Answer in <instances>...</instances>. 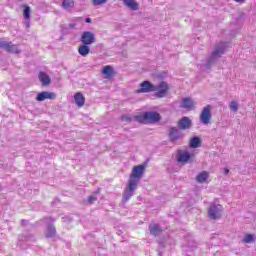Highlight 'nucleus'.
Instances as JSON below:
<instances>
[{
    "label": "nucleus",
    "instance_id": "obj_15",
    "mask_svg": "<svg viewBox=\"0 0 256 256\" xmlns=\"http://www.w3.org/2000/svg\"><path fill=\"white\" fill-rule=\"evenodd\" d=\"M38 79L42 83L43 87L51 85V77H49L44 71L39 72Z\"/></svg>",
    "mask_w": 256,
    "mask_h": 256
},
{
    "label": "nucleus",
    "instance_id": "obj_16",
    "mask_svg": "<svg viewBox=\"0 0 256 256\" xmlns=\"http://www.w3.org/2000/svg\"><path fill=\"white\" fill-rule=\"evenodd\" d=\"M149 231L150 235H152L153 237H158V235H161V233L163 232V229L159 224H150Z\"/></svg>",
    "mask_w": 256,
    "mask_h": 256
},
{
    "label": "nucleus",
    "instance_id": "obj_38",
    "mask_svg": "<svg viewBox=\"0 0 256 256\" xmlns=\"http://www.w3.org/2000/svg\"><path fill=\"white\" fill-rule=\"evenodd\" d=\"M234 1H236V3H243V1L245 0H234Z\"/></svg>",
    "mask_w": 256,
    "mask_h": 256
},
{
    "label": "nucleus",
    "instance_id": "obj_35",
    "mask_svg": "<svg viewBox=\"0 0 256 256\" xmlns=\"http://www.w3.org/2000/svg\"><path fill=\"white\" fill-rule=\"evenodd\" d=\"M159 247H160L161 249H165V243L160 242V243H159Z\"/></svg>",
    "mask_w": 256,
    "mask_h": 256
},
{
    "label": "nucleus",
    "instance_id": "obj_1",
    "mask_svg": "<svg viewBox=\"0 0 256 256\" xmlns=\"http://www.w3.org/2000/svg\"><path fill=\"white\" fill-rule=\"evenodd\" d=\"M156 91V92H155ZM157 99H163L169 92V84L165 81L160 82L158 85H154L148 80L140 83V89L138 93H153Z\"/></svg>",
    "mask_w": 256,
    "mask_h": 256
},
{
    "label": "nucleus",
    "instance_id": "obj_10",
    "mask_svg": "<svg viewBox=\"0 0 256 256\" xmlns=\"http://www.w3.org/2000/svg\"><path fill=\"white\" fill-rule=\"evenodd\" d=\"M177 125L180 131H187L193 127V121L191 118L184 116L178 121Z\"/></svg>",
    "mask_w": 256,
    "mask_h": 256
},
{
    "label": "nucleus",
    "instance_id": "obj_26",
    "mask_svg": "<svg viewBox=\"0 0 256 256\" xmlns=\"http://www.w3.org/2000/svg\"><path fill=\"white\" fill-rule=\"evenodd\" d=\"M229 109L233 113H237V111H239V103H237L235 100H232L229 104Z\"/></svg>",
    "mask_w": 256,
    "mask_h": 256
},
{
    "label": "nucleus",
    "instance_id": "obj_36",
    "mask_svg": "<svg viewBox=\"0 0 256 256\" xmlns=\"http://www.w3.org/2000/svg\"><path fill=\"white\" fill-rule=\"evenodd\" d=\"M85 23H92L91 18H90V17L86 18V19H85Z\"/></svg>",
    "mask_w": 256,
    "mask_h": 256
},
{
    "label": "nucleus",
    "instance_id": "obj_29",
    "mask_svg": "<svg viewBox=\"0 0 256 256\" xmlns=\"http://www.w3.org/2000/svg\"><path fill=\"white\" fill-rule=\"evenodd\" d=\"M24 241H32V242H34V241H36V239H35V236H34V235L28 234V235H26V236L24 237Z\"/></svg>",
    "mask_w": 256,
    "mask_h": 256
},
{
    "label": "nucleus",
    "instance_id": "obj_13",
    "mask_svg": "<svg viewBox=\"0 0 256 256\" xmlns=\"http://www.w3.org/2000/svg\"><path fill=\"white\" fill-rule=\"evenodd\" d=\"M2 49L6 50L7 53H14L15 55H19V53H21V50H19V47L13 44V42L4 41Z\"/></svg>",
    "mask_w": 256,
    "mask_h": 256
},
{
    "label": "nucleus",
    "instance_id": "obj_23",
    "mask_svg": "<svg viewBox=\"0 0 256 256\" xmlns=\"http://www.w3.org/2000/svg\"><path fill=\"white\" fill-rule=\"evenodd\" d=\"M207 179H209V173H207L206 171L199 173L196 177V181L198 183H205Z\"/></svg>",
    "mask_w": 256,
    "mask_h": 256
},
{
    "label": "nucleus",
    "instance_id": "obj_37",
    "mask_svg": "<svg viewBox=\"0 0 256 256\" xmlns=\"http://www.w3.org/2000/svg\"><path fill=\"white\" fill-rule=\"evenodd\" d=\"M5 44V41L0 40V48L3 49V45Z\"/></svg>",
    "mask_w": 256,
    "mask_h": 256
},
{
    "label": "nucleus",
    "instance_id": "obj_22",
    "mask_svg": "<svg viewBox=\"0 0 256 256\" xmlns=\"http://www.w3.org/2000/svg\"><path fill=\"white\" fill-rule=\"evenodd\" d=\"M102 73L107 79H110V77H113V73H115V70L112 68V66L107 65L102 69Z\"/></svg>",
    "mask_w": 256,
    "mask_h": 256
},
{
    "label": "nucleus",
    "instance_id": "obj_9",
    "mask_svg": "<svg viewBox=\"0 0 256 256\" xmlns=\"http://www.w3.org/2000/svg\"><path fill=\"white\" fill-rule=\"evenodd\" d=\"M80 41L84 45H93V43H95V34L91 31H84Z\"/></svg>",
    "mask_w": 256,
    "mask_h": 256
},
{
    "label": "nucleus",
    "instance_id": "obj_34",
    "mask_svg": "<svg viewBox=\"0 0 256 256\" xmlns=\"http://www.w3.org/2000/svg\"><path fill=\"white\" fill-rule=\"evenodd\" d=\"M76 25L77 24H75V23H70V24H68V27H70V29H73L74 27H76Z\"/></svg>",
    "mask_w": 256,
    "mask_h": 256
},
{
    "label": "nucleus",
    "instance_id": "obj_19",
    "mask_svg": "<svg viewBox=\"0 0 256 256\" xmlns=\"http://www.w3.org/2000/svg\"><path fill=\"white\" fill-rule=\"evenodd\" d=\"M74 100L77 107H83V105H85V96H83V93L81 92H77L74 95Z\"/></svg>",
    "mask_w": 256,
    "mask_h": 256
},
{
    "label": "nucleus",
    "instance_id": "obj_30",
    "mask_svg": "<svg viewBox=\"0 0 256 256\" xmlns=\"http://www.w3.org/2000/svg\"><path fill=\"white\" fill-rule=\"evenodd\" d=\"M167 77V72H162L157 74L158 79H165Z\"/></svg>",
    "mask_w": 256,
    "mask_h": 256
},
{
    "label": "nucleus",
    "instance_id": "obj_41",
    "mask_svg": "<svg viewBox=\"0 0 256 256\" xmlns=\"http://www.w3.org/2000/svg\"><path fill=\"white\" fill-rule=\"evenodd\" d=\"M26 26L29 27V23H27Z\"/></svg>",
    "mask_w": 256,
    "mask_h": 256
},
{
    "label": "nucleus",
    "instance_id": "obj_3",
    "mask_svg": "<svg viewBox=\"0 0 256 256\" xmlns=\"http://www.w3.org/2000/svg\"><path fill=\"white\" fill-rule=\"evenodd\" d=\"M225 43H220L218 46H216L215 50L212 52L211 56L207 59L206 63L204 64V67L206 69H210L217 63V59H220L221 55L225 53Z\"/></svg>",
    "mask_w": 256,
    "mask_h": 256
},
{
    "label": "nucleus",
    "instance_id": "obj_39",
    "mask_svg": "<svg viewBox=\"0 0 256 256\" xmlns=\"http://www.w3.org/2000/svg\"><path fill=\"white\" fill-rule=\"evenodd\" d=\"M49 221H52V222H54L55 221V219H53V217H49V218H47Z\"/></svg>",
    "mask_w": 256,
    "mask_h": 256
},
{
    "label": "nucleus",
    "instance_id": "obj_20",
    "mask_svg": "<svg viewBox=\"0 0 256 256\" xmlns=\"http://www.w3.org/2000/svg\"><path fill=\"white\" fill-rule=\"evenodd\" d=\"M123 3L132 11H139V3H137L135 0H123Z\"/></svg>",
    "mask_w": 256,
    "mask_h": 256
},
{
    "label": "nucleus",
    "instance_id": "obj_4",
    "mask_svg": "<svg viewBox=\"0 0 256 256\" xmlns=\"http://www.w3.org/2000/svg\"><path fill=\"white\" fill-rule=\"evenodd\" d=\"M147 167V163L134 166L132 169V173L129 176L128 183H134V185H139L141 181V177L145 173V168Z\"/></svg>",
    "mask_w": 256,
    "mask_h": 256
},
{
    "label": "nucleus",
    "instance_id": "obj_31",
    "mask_svg": "<svg viewBox=\"0 0 256 256\" xmlns=\"http://www.w3.org/2000/svg\"><path fill=\"white\" fill-rule=\"evenodd\" d=\"M95 201H97V197L95 196L88 197V203H95Z\"/></svg>",
    "mask_w": 256,
    "mask_h": 256
},
{
    "label": "nucleus",
    "instance_id": "obj_8",
    "mask_svg": "<svg viewBox=\"0 0 256 256\" xmlns=\"http://www.w3.org/2000/svg\"><path fill=\"white\" fill-rule=\"evenodd\" d=\"M176 161L178 163H182L183 165H185V163H189V161H191V153H189L187 150H178Z\"/></svg>",
    "mask_w": 256,
    "mask_h": 256
},
{
    "label": "nucleus",
    "instance_id": "obj_24",
    "mask_svg": "<svg viewBox=\"0 0 256 256\" xmlns=\"http://www.w3.org/2000/svg\"><path fill=\"white\" fill-rule=\"evenodd\" d=\"M62 7L63 9H73L75 7V1L73 0H63L62 1Z\"/></svg>",
    "mask_w": 256,
    "mask_h": 256
},
{
    "label": "nucleus",
    "instance_id": "obj_5",
    "mask_svg": "<svg viewBox=\"0 0 256 256\" xmlns=\"http://www.w3.org/2000/svg\"><path fill=\"white\" fill-rule=\"evenodd\" d=\"M184 137H185V134L179 128L175 126L170 127L169 133H168V138L170 143H173L175 145L178 141H181V139H183Z\"/></svg>",
    "mask_w": 256,
    "mask_h": 256
},
{
    "label": "nucleus",
    "instance_id": "obj_21",
    "mask_svg": "<svg viewBox=\"0 0 256 256\" xmlns=\"http://www.w3.org/2000/svg\"><path fill=\"white\" fill-rule=\"evenodd\" d=\"M190 147L191 149H197L201 147V138L198 136H194L190 139Z\"/></svg>",
    "mask_w": 256,
    "mask_h": 256
},
{
    "label": "nucleus",
    "instance_id": "obj_40",
    "mask_svg": "<svg viewBox=\"0 0 256 256\" xmlns=\"http://www.w3.org/2000/svg\"><path fill=\"white\" fill-rule=\"evenodd\" d=\"M23 223H27V220H22V225H23Z\"/></svg>",
    "mask_w": 256,
    "mask_h": 256
},
{
    "label": "nucleus",
    "instance_id": "obj_25",
    "mask_svg": "<svg viewBox=\"0 0 256 256\" xmlns=\"http://www.w3.org/2000/svg\"><path fill=\"white\" fill-rule=\"evenodd\" d=\"M23 17L24 19H26V21H30L31 19V7H29L28 5H24L23 6Z\"/></svg>",
    "mask_w": 256,
    "mask_h": 256
},
{
    "label": "nucleus",
    "instance_id": "obj_6",
    "mask_svg": "<svg viewBox=\"0 0 256 256\" xmlns=\"http://www.w3.org/2000/svg\"><path fill=\"white\" fill-rule=\"evenodd\" d=\"M221 213H223V206L221 204H212L208 209L209 219H221Z\"/></svg>",
    "mask_w": 256,
    "mask_h": 256
},
{
    "label": "nucleus",
    "instance_id": "obj_11",
    "mask_svg": "<svg viewBox=\"0 0 256 256\" xmlns=\"http://www.w3.org/2000/svg\"><path fill=\"white\" fill-rule=\"evenodd\" d=\"M200 121L203 123V125H209L211 121V106L208 105L203 108L201 114H200Z\"/></svg>",
    "mask_w": 256,
    "mask_h": 256
},
{
    "label": "nucleus",
    "instance_id": "obj_17",
    "mask_svg": "<svg viewBox=\"0 0 256 256\" xmlns=\"http://www.w3.org/2000/svg\"><path fill=\"white\" fill-rule=\"evenodd\" d=\"M55 235H57V229H55V225H48L45 232L46 239H53Z\"/></svg>",
    "mask_w": 256,
    "mask_h": 256
},
{
    "label": "nucleus",
    "instance_id": "obj_33",
    "mask_svg": "<svg viewBox=\"0 0 256 256\" xmlns=\"http://www.w3.org/2000/svg\"><path fill=\"white\" fill-rule=\"evenodd\" d=\"M229 172H230L229 168H224V171H223L224 175H229Z\"/></svg>",
    "mask_w": 256,
    "mask_h": 256
},
{
    "label": "nucleus",
    "instance_id": "obj_7",
    "mask_svg": "<svg viewBox=\"0 0 256 256\" xmlns=\"http://www.w3.org/2000/svg\"><path fill=\"white\" fill-rule=\"evenodd\" d=\"M137 189V184H134L133 182H128L127 187L124 190V193L122 195V201L123 203H127L131 197L135 195V190Z\"/></svg>",
    "mask_w": 256,
    "mask_h": 256
},
{
    "label": "nucleus",
    "instance_id": "obj_18",
    "mask_svg": "<svg viewBox=\"0 0 256 256\" xmlns=\"http://www.w3.org/2000/svg\"><path fill=\"white\" fill-rule=\"evenodd\" d=\"M78 53L81 57H87L89 53H91V48H89V44H82L78 48Z\"/></svg>",
    "mask_w": 256,
    "mask_h": 256
},
{
    "label": "nucleus",
    "instance_id": "obj_27",
    "mask_svg": "<svg viewBox=\"0 0 256 256\" xmlns=\"http://www.w3.org/2000/svg\"><path fill=\"white\" fill-rule=\"evenodd\" d=\"M108 0H92V5L97 7L98 5H105Z\"/></svg>",
    "mask_w": 256,
    "mask_h": 256
},
{
    "label": "nucleus",
    "instance_id": "obj_2",
    "mask_svg": "<svg viewBox=\"0 0 256 256\" xmlns=\"http://www.w3.org/2000/svg\"><path fill=\"white\" fill-rule=\"evenodd\" d=\"M135 121L144 125L147 123H159V121H161V114L155 111H146L140 115L135 116Z\"/></svg>",
    "mask_w": 256,
    "mask_h": 256
},
{
    "label": "nucleus",
    "instance_id": "obj_28",
    "mask_svg": "<svg viewBox=\"0 0 256 256\" xmlns=\"http://www.w3.org/2000/svg\"><path fill=\"white\" fill-rule=\"evenodd\" d=\"M254 236L253 234H247L244 238V243H253Z\"/></svg>",
    "mask_w": 256,
    "mask_h": 256
},
{
    "label": "nucleus",
    "instance_id": "obj_32",
    "mask_svg": "<svg viewBox=\"0 0 256 256\" xmlns=\"http://www.w3.org/2000/svg\"><path fill=\"white\" fill-rule=\"evenodd\" d=\"M122 121H131V117H129V116H122Z\"/></svg>",
    "mask_w": 256,
    "mask_h": 256
},
{
    "label": "nucleus",
    "instance_id": "obj_12",
    "mask_svg": "<svg viewBox=\"0 0 256 256\" xmlns=\"http://www.w3.org/2000/svg\"><path fill=\"white\" fill-rule=\"evenodd\" d=\"M46 99H50V101H53L57 99V94L49 91H42V92H39L36 96V101H39V102L45 101Z\"/></svg>",
    "mask_w": 256,
    "mask_h": 256
},
{
    "label": "nucleus",
    "instance_id": "obj_14",
    "mask_svg": "<svg viewBox=\"0 0 256 256\" xmlns=\"http://www.w3.org/2000/svg\"><path fill=\"white\" fill-rule=\"evenodd\" d=\"M182 109H188V111H191L195 109V101L189 97H185L182 99V103L180 105Z\"/></svg>",
    "mask_w": 256,
    "mask_h": 256
}]
</instances>
